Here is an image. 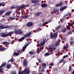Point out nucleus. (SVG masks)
<instances>
[{"instance_id":"1","label":"nucleus","mask_w":74,"mask_h":74,"mask_svg":"<svg viewBox=\"0 0 74 74\" xmlns=\"http://www.w3.org/2000/svg\"><path fill=\"white\" fill-rule=\"evenodd\" d=\"M47 40L45 39H43V40H41L40 43V46L41 47H40V49L38 48L37 50L40 53L42 51V50L44 49V45L45 44V43L47 42Z\"/></svg>"},{"instance_id":"2","label":"nucleus","mask_w":74,"mask_h":74,"mask_svg":"<svg viewBox=\"0 0 74 74\" xmlns=\"http://www.w3.org/2000/svg\"><path fill=\"white\" fill-rule=\"evenodd\" d=\"M30 71L29 68L26 67L24 70L23 71H19L18 74H29L30 73Z\"/></svg>"},{"instance_id":"3","label":"nucleus","mask_w":74,"mask_h":74,"mask_svg":"<svg viewBox=\"0 0 74 74\" xmlns=\"http://www.w3.org/2000/svg\"><path fill=\"white\" fill-rule=\"evenodd\" d=\"M13 25H10L8 26L7 25H0V29H4L10 28V29H12V27H14Z\"/></svg>"},{"instance_id":"4","label":"nucleus","mask_w":74,"mask_h":74,"mask_svg":"<svg viewBox=\"0 0 74 74\" xmlns=\"http://www.w3.org/2000/svg\"><path fill=\"white\" fill-rule=\"evenodd\" d=\"M31 34V32H30L28 33V34H25L24 35V37H22L20 39H18V41L19 42H21V41H22L23 40H24L25 38H27L29 36H30Z\"/></svg>"},{"instance_id":"5","label":"nucleus","mask_w":74,"mask_h":74,"mask_svg":"<svg viewBox=\"0 0 74 74\" xmlns=\"http://www.w3.org/2000/svg\"><path fill=\"white\" fill-rule=\"evenodd\" d=\"M74 24V22L73 21V23H68V25H66V30H70V29L71 27H72L73 28V29H74V27L73 26V25Z\"/></svg>"},{"instance_id":"6","label":"nucleus","mask_w":74,"mask_h":74,"mask_svg":"<svg viewBox=\"0 0 74 74\" xmlns=\"http://www.w3.org/2000/svg\"><path fill=\"white\" fill-rule=\"evenodd\" d=\"M58 37V32L54 33V34L50 35V38L52 39H56Z\"/></svg>"},{"instance_id":"7","label":"nucleus","mask_w":74,"mask_h":74,"mask_svg":"<svg viewBox=\"0 0 74 74\" xmlns=\"http://www.w3.org/2000/svg\"><path fill=\"white\" fill-rule=\"evenodd\" d=\"M23 66L26 67L28 66V62L27 60L26 59H25L23 60Z\"/></svg>"},{"instance_id":"8","label":"nucleus","mask_w":74,"mask_h":74,"mask_svg":"<svg viewBox=\"0 0 74 74\" xmlns=\"http://www.w3.org/2000/svg\"><path fill=\"white\" fill-rule=\"evenodd\" d=\"M25 8V5L23 4L20 6H18L17 9L18 11L20 10L21 9H23Z\"/></svg>"},{"instance_id":"9","label":"nucleus","mask_w":74,"mask_h":74,"mask_svg":"<svg viewBox=\"0 0 74 74\" xmlns=\"http://www.w3.org/2000/svg\"><path fill=\"white\" fill-rule=\"evenodd\" d=\"M70 44L71 45H74V37H72L70 38Z\"/></svg>"},{"instance_id":"10","label":"nucleus","mask_w":74,"mask_h":74,"mask_svg":"<svg viewBox=\"0 0 74 74\" xmlns=\"http://www.w3.org/2000/svg\"><path fill=\"white\" fill-rule=\"evenodd\" d=\"M69 14H70V13H69V12H67V13H65L64 16H63V18H62V20L63 21V22H64V21H65V20L66 19H65V17L66 16H68V15H69Z\"/></svg>"},{"instance_id":"11","label":"nucleus","mask_w":74,"mask_h":74,"mask_svg":"<svg viewBox=\"0 0 74 74\" xmlns=\"http://www.w3.org/2000/svg\"><path fill=\"white\" fill-rule=\"evenodd\" d=\"M56 48L55 47L54 45H52L49 47V49L51 50H54L56 49Z\"/></svg>"},{"instance_id":"12","label":"nucleus","mask_w":74,"mask_h":74,"mask_svg":"<svg viewBox=\"0 0 74 74\" xmlns=\"http://www.w3.org/2000/svg\"><path fill=\"white\" fill-rule=\"evenodd\" d=\"M34 24H32V22H29L26 24V26L28 27H30L31 26H32Z\"/></svg>"},{"instance_id":"13","label":"nucleus","mask_w":74,"mask_h":74,"mask_svg":"<svg viewBox=\"0 0 74 74\" xmlns=\"http://www.w3.org/2000/svg\"><path fill=\"white\" fill-rule=\"evenodd\" d=\"M67 8V6H62L60 8V11H62L66 9Z\"/></svg>"},{"instance_id":"14","label":"nucleus","mask_w":74,"mask_h":74,"mask_svg":"<svg viewBox=\"0 0 74 74\" xmlns=\"http://www.w3.org/2000/svg\"><path fill=\"white\" fill-rule=\"evenodd\" d=\"M62 63L63 64V65H64V64L66 63V62L65 61V60H64V58H63L60 61V62H59L60 64Z\"/></svg>"},{"instance_id":"15","label":"nucleus","mask_w":74,"mask_h":74,"mask_svg":"<svg viewBox=\"0 0 74 74\" xmlns=\"http://www.w3.org/2000/svg\"><path fill=\"white\" fill-rule=\"evenodd\" d=\"M9 35V34H5V33H3L1 34V37L5 38L8 36Z\"/></svg>"},{"instance_id":"16","label":"nucleus","mask_w":74,"mask_h":74,"mask_svg":"<svg viewBox=\"0 0 74 74\" xmlns=\"http://www.w3.org/2000/svg\"><path fill=\"white\" fill-rule=\"evenodd\" d=\"M41 14V12H39V11H38V12H36L35 15L37 16H39Z\"/></svg>"},{"instance_id":"17","label":"nucleus","mask_w":74,"mask_h":74,"mask_svg":"<svg viewBox=\"0 0 74 74\" xmlns=\"http://www.w3.org/2000/svg\"><path fill=\"white\" fill-rule=\"evenodd\" d=\"M40 0H32L31 1V2L32 3H38L40 2Z\"/></svg>"},{"instance_id":"18","label":"nucleus","mask_w":74,"mask_h":74,"mask_svg":"<svg viewBox=\"0 0 74 74\" xmlns=\"http://www.w3.org/2000/svg\"><path fill=\"white\" fill-rule=\"evenodd\" d=\"M69 30H67V28H66H66L64 27L62 29L61 31L63 32H65L66 31H68Z\"/></svg>"},{"instance_id":"19","label":"nucleus","mask_w":74,"mask_h":74,"mask_svg":"<svg viewBox=\"0 0 74 74\" xmlns=\"http://www.w3.org/2000/svg\"><path fill=\"white\" fill-rule=\"evenodd\" d=\"M3 63L1 66H0V68H2L3 67H5L6 65V62H3Z\"/></svg>"},{"instance_id":"20","label":"nucleus","mask_w":74,"mask_h":74,"mask_svg":"<svg viewBox=\"0 0 74 74\" xmlns=\"http://www.w3.org/2000/svg\"><path fill=\"white\" fill-rule=\"evenodd\" d=\"M41 6L42 8H45L47 6V5L45 4V3H42L41 5Z\"/></svg>"},{"instance_id":"21","label":"nucleus","mask_w":74,"mask_h":74,"mask_svg":"<svg viewBox=\"0 0 74 74\" xmlns=\"http://www.w3.org/2000/svg\"><path fill=\"white\" fill-rule=\"evenodd\" d=\"M53 12L54 14H56L58 12V10L57 9V8H54V10H53Z\"/></svg>"},{"instance_id":"22","label":"nucleus","mask_w":74,"mask_h":74,"mask_svg":"<svg viewBox=\"0 0 74 74\" xmlns=\"http://www.w3.org/2000/svg\"><path fill=\"white\" fill-rule=\"evenodd\" d=\"M35 53L34 50H32V51H29V53L31 55H33Z\"/></svg>"},{"instance_id":"23","label":"nucleus","mask_w":74,"mask_h":74,"mask_svg":"<svg viewBox=\"0 0 74 74\" xmlns=\"http://www.w3.org/2000/svg\"><path fill=\"white\" fill-rule=\"evenodd\" d=\"M12 13V12L11 11H8V12H7L5 14V15L8 16L10 15L11 13Z\"/></svg>"},{"instance_id":"24","label":"nucleus","mask_w":74,"mask_h":74,"mask_svg":"<svg viewBox=\"0 0 74 74\" xmlns=\"http://www.w3.org/2000/svg\"><path fill=\"white\" fill-rule=\"evenodd\" d=\"M5 12L4 10H1L0 11V15H2L3 13Z\"/></svg>"},{"instance_id":"25","label":"nucleus","mask_w":74,"mask_h":74,"mask_svg":"<svg viewBox=\"0 0 74 74\" xmlns=\"http://www.w3.org/2000/svg\"><path fill=\"white\" fill-rule=\"evenodd\" d=\"M23 33V31L21 30V29H19L18 32V34H21Z\"/></svg>"},{"instance_id":"26","label":"nucleus","mask_w":74,"mask_h":74,"mask_svg":"<svg viewBox=\"0 0 74 74\" xmlns=\"http://www.w3.org/2000/svg\"><path fill=\"white\" fill-rule=\"evenodd\" d=\"M19 30L18 29H15L14 32L16 34H18V32Z\"/></svg>"},{"instance_id":"27","label":"nucleus","mask_w":74,"mask_h":74,"mask_svg":"<svg viewBox=\"0 0 74 74\" xmlns=\"http://www.w3.org/2000/svg\"><path fill=\"white\" fill-rule=\"evenodd\" d=\"M28 45H25L22 48V49L23 50V51H25V49H26V48L28 46Z\"/></svg>"},{"instance_id":"28","label":"nucleus","mask_w":74,"mask_h":74,"mask_svg":"<svg viewBox=\"0 0 74 74\" xmlns=\"http://www.w3.org/2000/svg\"><path fill=\"white\" fill-rule=\"evenodd\" d=\"M10 44V42H3V45H9Z\"/></svg>"},{"instance_id":"29","label":"nucleus","mask_w":74,"mask_h":74,"mask_svg":"<svg viewBox=\"0 0 74 74\" xmlns=\"http://www.w3.org/2000/svg\"><path fill=\"white\" fill-rule=\"evenodd\" d=\"M28 16V15H27L26 16H23V17H22V18L23 19H25L27 18Z\"/></svg>"},{"instance_id":"30","label":"nucleus","mask_w":74,"mask_h":74,"mask_svg":"<svg viewBox=\"0 0 74 74\" xmlns=\"http://www.w3.org/2000/svg\"><path fill=\"white\" fill-rule=\"evenodd\" d=\"M46 65L45 63H43L42 64V66L44 68H45L46 67Z\"/></svg>"},{"instance_id":"31","label":"nucleus","mask_w":74,"mask_h":74,"mask_svg":"<svg viewBox=\"0 0 74 74\" xmlns=\"http://www.w3.org/2000/svg\"><path fill=\"white\" fill-rule=\"evenodd\" d=\"M50 53L47 52L45 54L44 56L45 57L49 55Z\"/></svg>"},{"instance_id":"32","label":"nucleus","mask_w":74,"mask_h":74,"mask_svg":"<svg viewBox=\"0 0 74 74\" xmlns=\"http://www.w3.org/2000/svg\"><path fill=\"white\" fill-rule=\"evenodd\" d=\"M11 65L10 64H8L7 65L6 68L8 69H10V67H11Z\"/></svg>"},{"instance_id":"33","label":"nucleus","mask_w":74,"mask_h":74,"mask_svg":"<svg viewBox=\"0 0 74 74\" xmlns=\"http://www.w3.org/2000/svg\"><path fill=\"white\" fill-rule=\"evenodd\" d=\"M69 48V46H64L63 47V49L64 50H65L66 49H68V48Z\"/></svg>"},{"instance_id":"34","label":"nucleus","mask_w":74,"mask_h":74,"mask_svg":"<svg viewBox=\"0 0 74 74\" xmlns=\"http://www.w3.org/2000/svg\"><path fill=\"white\" fill-rule=\"evenodd\" d=\"M71 68H72V66H71V65H70L69 68V69L68 70V71L70 72L71 71Z\"/></svg>"},{"instance_id":"35","label":"nucleus","mask_w":74,"mask_h":74,"mask_svg":"<svg viewBox=\"0 0 74 74\" xmlns=\"http://www.w3.org/2000/svg\"><path fill=\"white\" fill-rule=\"evenodd\" d=\"M19 55V53H13V56H18Z\"/></svg>"},{"instance_id":"36","label":"nucleus","mask_w":74,"mask_h":74,"mask_svg":"<svg viewBox=\"0 0 74 74\" xmlns=\"http://www.w3.org/2000/svg\"><path fill=\"white\" fill-rule=\"evenodd\" d=\"M62 5H63V2H60L59 3L60 6H62Z\"/></svg>"},{"instance_id":"37","label":"nucleus","mask_w":74,"mask_h":74,"mask_svg":"<svg viewBox=\"0 0 74 74\" xmlns=\"http://www.w3.org/2000/svg\"><path fill=\"white\" fill-rule=\"evenodd\" d=\"M59 45V41H57L56 42V46H58Z\"/></svg>"},{"instance_id":"38","label":"nucleus","mask_w":74,"mask_h":74,"mask_svg":"<svg viewBox=\"0 0 74 74\" xmlns=\"http://www.w3.org/2000/svg\"><path fill=\"white\" fill-rule=\"evenodd\" d=\"M10 62H13V60L12 59H11L9 60L8 61V63Z\"/></svg>"},{"instance_id":"39","label":"nucleus","mask_w":74,"mask_h":74,"mask_svg":"<svg viewBox=\"0 0 74 74\" xmlns=\"http://www.w3.org/2000/svg\"><path fill=\"white\" fill-rule=\"evenodd\" d=\"M14 33V32H13V31L10 32H9V33L8 34V35H9V34H13Z\"/></svg>"},{"instance_id":"40","label":"nucleus","mask_w":74,"mask_h":74,"mask_svg":"<svg viewBox=\"0 0 74 74\" xmlns=\"http://www.w3.org/2000/svg\"><path fill=\"white\" fill-rule=\"evenodd\" d=\"M48 23V22H45V23H43V24H42V25L43 26H44V25H46V24H47Z\"/></svg>"},{"instance_id":"41","label":"nucleus","mask_w":74,"mask_h":74,"mask_svg":"<svg viewBox=\"0 0 74 74\" xmlns=\"http://www.w3.org/2000/svg\"><path fill=\"white\" fill-rule=\"evenodd\" d=\"M61 26L60 25L58 26H57L56 27V29H57L58 30L59 29V28H60Z\"/></svg>"},{"instance_id":"42","label":"nucleus","mask_w":74,"mask_h":74,"mask_svg":"<svg viewBox=\"0 0 74 74\" xmlns=\"http://www.w3.org/2000/svg\"><path fill=\"white\" fill-rule=\"evenodd\" d=\"M69 56H68V55H66L65 56H64L63 57V58H66L68 57Z\"/></svg>"},{"instance_id":"43","label":"nucleus","mask_w":74,"mask_h":74,"mask_svg":"<svg viewBox=\"0 0 74 74\" xmlns=\"http://www.w3.org/2000/svg\"><path fill=\"white\" fill-rule=\"evenodd\" d=\"M5 3L4 2H1L0 3V7L3 5Z\"/></svg>"},{"instance_id":"44","label":"nucleus","mask_w":74,"mask_h":74,"mask_svg":"<svg viewBox=\"0 0 74 74\" xmlns=\"http://www.w3.org/2000/svg\"><path fill=\"white\" fill-rule=\"evenodd\" d=\"M71 31L70 30L69 31L67 32V34H69V35H70L71 34Z\"/></svg>"},{"instance_id":"45","label":"nucleus","mask_w":74,"mask_h":74,"mask_svg":"<svg viewBox=\"0 0 74 74\" xmlns=\"http://www.w3.org/2000/svg\"><path fill=\"white\" fill-rule=\"evenodd\" d=\"M15 19H16L15 16H14L12 17H11V20H14Z\"/></svg>"},{"instance_id":"46","label":"nucleus","mask_w":74,"mask_h":74,"mask_svg":"<svg viewBox=\"0 0 74 74\" xmlns=\"http://www.w3.org/2000/svg\"><path fill=\"white\" fill-rule=\"evenodd\" d=\"M4 49H5V48L4 47H0V51L3 50Z\"/></svg>"},{"instance_id":"47","label":"nucleus","mask_w":74,"mask_h":74,"mask_svg":"<svg viewBox=\"0 0 74 74\" xmlns=\"http://www.w3.org/2000/svg\"><path fill=\"white\" fill-rule=\"evenodd\" d=\"M10 74H16V73L14 71H11Z\"/></svg>"},{"instance_id":"48","label":"nucleus","mask_w":74,"mask_h":74,"mask_svg":"<svg viewBox=\"0 0 74 74\" xmlns=\"http://www.w3.org/2000/svg\"><path fill=\"white\" fill-rule=\"evenodd\" d=\"M37 60L38 61L39 63L41 64V60L40 59H38V58H37Z\"/></svg>"},{"instance_id":"49","label":"nucleus","mask_w":74,"mask_h":74,"mask_svg":"<svg viewBox=\"0 0 74 74\" xmlns=\"http://www.w3.org/2000/svg\"><path fill=\"white\" fill-rule=\"evenodd\" d=\"M49 65L50 66H53V63H51L49 64Z\"/></svg>"},{"instance_id":"50","label":"nucleus","mask_w":74,"mask_h":74,"mask_svg":"<svg viewBox=\"0 0 74 74\" xmlns=\"http://www.w3.org/2000/svg\"><path fill=\"white\" fill-rule=\"evenodd\" d=\"M36 5H37L39 6L40 5V3H36Z\"/></svg>"},{"instance_id":"51","label":"nucleus","mask_w":74,"mask_h":74,"mask_svg":"<svg viewBox=\"0 0 74 74\" xmlns=\"http://www.w3.org/2000/svg\"><path fill=\"white\" fill-rule=\"evenodd\" d=\"M29 6V5H28V4H27V5H25V8L28 7Z\"/></svg>"},{"instance_id":"52","label":"nucleus","mask_w":74,"mask_h":74,"mask_svg":"<svg viewBox=\"0 0 74 74\" xmlns=\"http://www.w3.org/2000/svg\"><path fill=\"white\" fill-rule=\"evenodd\" d=\"M44 71V69H41V72H43Z\"/></svg>"},{"instance_id":"53","label":"nucleus","mask_w":74,"mask_h":74,"mask_svg":"<svg viewBox=\"0 0 74 74\" xmlns=\"http://www.w3.org/2000/svg\"><path fill=\"white\" fill-rule=\"evenodd\" d=\"M58 54L59 55H60V51H58Z\"/></svg>"},{"instance_id":"54","label":"nucleus","mask_w":74,"mask_h":74,"mask_svg":"<svg viewBox=\"0 0 74 74\" xmlns=\"http://www.w3.org/2000/svg\"><path fill=\"white\" fill-rule=\"evenodd\" d=\"M14 9H16V8H17L16 6H15V5H14Z\"/></svg>"},{"instance_id":"55","label":"nucleus","mask_w":74,"mask_h":74,"mask_svg":"<svg viewBox=\"0 0 74 74\" xmlns=\"http://www.w3.org/2000/svg\"><path fill=\"white\" fill-rule=\"evenodd\" d=\"M16 13L18 14H20V12H19V11H17L16 12Z\"/></svg>"},{"instance_id":"56","label":"nucleus","mask_w":74,"mask_h":74,"mask_svg":"<svg viewBox=\"0 0 74 74\" xmlns=\"http://www.w3.org/2000/svg\"><path fill=\"white\" fill-rule=\"evenodd\" d=\"M69 18H72V17L71 16V15H69Z\"/></svg>"},{"instance_id":"57","label":"nucleus","mask_w":74,"mask_h":74,"mask_svg":"<svg viewBox=\"0 0 74 74\" xmlns=\"http://www.w3.org/2000/svg\"><path fill=\"white\" fill-rule=\"evenodd\" d=\"M2 68H1L0 67V73H1V71H2Z\"/></svg>"},{"instance_id":"58","label":"nucleus","mask_w":74,"mask_h":74,"mask_svg":"<svg viewBox=\"0 0 74 74\" xmlns=\"http://www.w3.org/2000/svg\"><path fill=\"white\" fill-rule=\"evenodd\" d=\"M12 9H14V6H12Z\"/></svg>"},{"instance_id":"59","label":"nucleus","mask_w":74,"mask_h":74,"mask_svg":"<svg viewBox=\"0 0 74 74\" xmlns=\"http://www.w3.org/2000/svg\"><path fill=\"white\" fill-rule=\"evenodd\" d=\"M17 52H18V53H20L21 51L20 50H17Z\"/></svg>"},{"instance_id":"60","label":"nucleus","mask_w":74,"mask_h":74,"mask_svg":"<svg viewBox=\"0 0 74 74\" xmlns=\"http://www.w3.org/2000/svg\"><path fill=\"white\" fill-rule=\"evenodd\" d=\"M56 6L57 7H58V6H59V4H57V5H56Z\"/></svg>"},{"instance_id":"61","label":"nucleus","mask_w":74,"mask_h":74,"mask_svg":"<svg viewBox=\"0 0 74 74\" xmlns=\"http://www.w3.org/2000/svg\"><path fill=\"white\" fill-rule=\"evenodd\" d=\"M40 29H38L36 30L37 32H39L40 31Z\"/></svg>"},{"instance_id":"62","label":"nucleus","mask_w":74,"mask_h":74,"mask_svg":"<svg viewBox=\"0 0 74 74\" xmlns=\"http://www.w3.org/2000/svg\"><path fill=\"white\" fill-rule=\"evenodd\" d=\"M71 32H74V29H73L72 30Z\"/></svg>"},{"instance_id":"63","label":"nucleus","mask_w":74,"mask_h":74,"mask_svg":"<svg viewBox=\"0 0 74 74\" xmlns=\"http://www.w3.org/2000/svg\"><path fill=\"white\" fill-rule=\"evenodd\" d=\"M60 21L61 22V23H63V20H60Z\"/></svg>"},{"instance_id":"64","label":"nucleus","mask_w":74,"mask_h":74,"mask_svg":"<svg viewBox=\"0 0 74 74\" xmlns=\"http://www.w3.org/2000/svg\"><path fill=\"white\" fill-rule=\"evenodd\" d=\"M37 43L38 44H39V43H40V42L39 41H37Z\"/></svg>"}]
</instances>
